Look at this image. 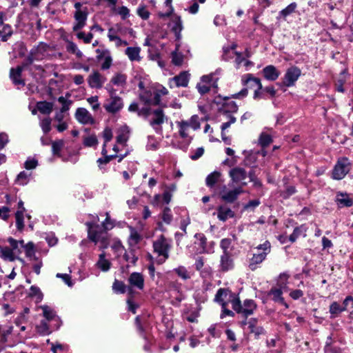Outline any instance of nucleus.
I'll return each instance as SVG.
<instances>
[{"mask_svg":"<svg viewBox=\"0 0 353 353\" xmlns=\"http://www.w3.org/2000/svg\"><path fill=\"white\" fill-rule=\"evenodd\" d=\"M110 83L117 87L125 88L127 83V75L120 72L117 73L111 78Z\"/></svg>","mask_w":353,"mask_h":353,"instance_id":"27","label":"nucleus"},{"mask_svg":"<svg viewBox=\"0 0 353 353\" xmlns=\"http://www.w3.org/2000/svg\"><path fill=\"white\" fill-rule=\"evenodd\" d=\"M83 145L86 147H95L98 145V139L95 134L83 138Z\"/></svg>","mask_w":353,"mask_h":353,"instance_id":"54","label":"nucleus"},{"mask_svg":"<svg viewBox=\"0 0 353 353\" xmlns=\"http://www.w3.org/2000/svg\"><path fill=\"white\" fill-rule=\"evenodd\" d=\"M137 13L143 20H147L150 15V12L147 10L146 6L144 5H139V6L137 8Z\"/></svg>","mask_w":353,"mask_h":353,"instance_id":"60","label":"nucleus"},{"mask_svg":"<svg viewBox=\"0 0 353 353\" xmlns=\"http://www.w3.org/2000/svg\"><path fill=\"white\" fill-rule=\"evenodd\" d=\"M172 62L175 65H181L183 62V55L181 53L177 52H173L172 53Z\"/></svg>","mask_w":353,"mask_h":353,"instance_id":"62","label":"nucleus"},{"mask_svg":"<svg viewBox=\"0 0 353 353\" xmlns=\"http://www.w3.org/2000/svg\"><path fill=\"white\" fill-rule=\"evenodd\" d=\"M263 77L265 79L271 81L276 80L280 76V72L273 65L265 66L263 70Z\"/></svg>","mask_w":353,"mask_h":353,"instance_id":"23","label":"nucleus"},{"mask_svg":"<svg viewBox=\"0 0 353 353\" xmlns=\"http://www.w3.org/2000/svg\"><path fill=\"white\" fill-rule=\"evenodd\" d=\"M75 118L83 124L93 123L94 119L90 113L83 108H79L75 112Z\"/></svg>","mask_w":353,"mask_h":353,"instance_id":"21","label":"nucleus"},{"mask_svg":"<svg viewBox=\"0 0 353 353\" xmlns=\"http://www.w3.org/2000/svg\"><path fill=\"white\" fill-rule=\"evenodd\" d=\"M79 39H82L85 43H90L93 38V34L91 32L85 34L84 32H79L77 34Z\"/></svg>","mask_w":353,"mask_h":353,"instance_id":"63","label":"nucleus"},{"mask_svg":"<svg viewBox=\"0 0 353 353\" xmlns=\"http://www.w3.org/2000/svg\"><path fill=\"white\" fill-rule=\"evenodd\" d=\"M152 118L149 119L150 125L154 129L157 134L162 132L161 125L167 119L163 110L161 108H157L152 112Z\"/></svg>","mask_w":353,"mask_h":353,"instance_id":"11","label":"nucleus"},{"mask_svg":"<svg viewBox=\"0 0 353 353\" xmlns=\"http://www.w3.org/2000/svg\"><path fill=\"white\" fill-rule=\"evenodd\" d=\"M172 30L174 32L176 37L179 39L180 32L183 29L182 20L181 19V17L174 15L172 20Z\"/></svg>","mask_w":353,"mask_h":353,"instance_id":"33","label":"nucleus"},{"mask_svg":"<svg viewBox=\"0 0 353 353\" xmlns=\"http://www.w3.org/2000/svg\"><path fill=\"white\" fill-rule=\"evenodd\" d=\"M350 168L351 163L347 157L339 159L332 171L333 179L336 180L343 179L350 172Z\"/></svg>","mask_w":353,"mask_h":353,"instance_id":"10","label":"nucleus"},{"mask_svg":"<svg viewBox=\"0 0 353 353\" xmlns=\"http://www.w3.org/2000/svg\"><path fill=\"white\" fill-rule=\"evenodd\" d=\"M1 256L5 260H8L10 261H14L15 260V256H14L15 253L13 252V250L10 248H8V247L1 248Z\"/></svg>","mask_w":353,"mask_h":353,"instance_id":"42","label":"nucleus"},{"mask_svg":"<svg viewBox=\"0 0 353 353\" xmlns=\"http://www.w3.org/2000/svg\"><path fill=\"white\" fill-rule=\"evenodd\" d=\"M256 252L253 253L252 256L249 260L248 268L250 270L254 271L267 257L271 252V244L268 241L260 244L256 247Z\"/></svg>","mask_w":353,"mask_h":353,"instance_id":"3","label":"nucleus"},{"mask_svg":"<svg viewBox=\"0 0 353 353\" xmlns=\"http://www.w3.org/2000/svg\"><path fill=\"white\" fill-rule=\"evenodd\" d=\"M106 81L107 78L97 70H94L87 79L88 85L93 89H101Z\"/></svg>","mask_w":353,"mask_h":353,"instance_id":"18","label":"nucleus"},{"mask_svg":"<svg viewBox=\"0 0 353 353\" xmlns=\"http://www.w3.org/2000/svg\"><path fill=\"white\" fill-rule=\"evenodd\" d=\"M38 165V161L34 158L29 157L24 163V167L27 170L34 169Z\"/></svg>","mask_w":353,"mask_h":353,"instance_id":"64","label":"nucleus"},{"mask_svg":"<svg viewBox=\"0 0 353 353\" xmlns=\"http://www.w3.org/2000/svg\"><path fill=\"white\" fill-rule=\"evenodd\" d=\"M37 330L39 333L42 335L49 334L50 333L49 330V326L48 324V321L42 320L41 321L39 325L37 326Z\"/></svg>","mask_w":353,"mask_h":353,"instance_id":"57","label":"nucleus"},{"mask_svg":"<svg viewBox=\"0 0 353 353\" xmlns=\"http://www.w3.org/2000/svg\"><path fill=\"white\" fill-rule=\"evenodd\" d=\"M48 46L43 43H39L38 46L33 47L28 54L24 59L21 65H19L22 70H28L30 72L32 71V65L34 61H41L46 57Z\"/></svg>","mask_w":353,"mask_h":353,"instance_id":"2","label":"nucleus"},{"mask_svg":"<svg viewBox=\"0 0 353 353\" xmlns=\"http://www.w3.org/2000/svg\"><path fill=\"white\" fill-rule=\"evenodd\" d=\"M97 265L103 272H107L110 270L111 263L105 259V253L104 252L99 254Z\"/></svg>","mask_w":353,"mask_h":353,"instance_id":"35","label":"nucleus"},{"mask_svg":"<svg viewBox=\"0 0 353 353\" xmlns=\"http://www.w3.org/2000/svg\"><path fill=\"white\" fill-rule=\"evenodd\" d=\"M37 110L44 114H50L53 109V104L48 101H39L37 103Z\"/></svg>","mask_w":353,"mask_h":353,"instance_id":"34","label":"nucleus"},{"mask_svg":"<svg viewBox=\"0 0 353 353\" xmlns=\"http://www.w3.org/2000/svg\"><path fill=\"white\" fill-rule=\"evenodd\" d=\"M176 125L179 128V133L181 138H187L188 137V130L189 129V126L188 125V123L185 121H176Z\"/></svg>","mask_w":353,"mask_h":353,"instance_id":"44","label":"nucleus"},{"mask_svg":"<svg viewBox=\"0 0 353 353\" xmlns=\"http://www.w3.org/2000/svg\"><path fill=\"white\" fill-rule=\"evenodd\" d=\"M96 219L94 221L85 223L88 228V237L95 244L99 243V248L103 250L109 245L108 231L114 227V224L110 219L108 212H106V218L101 225L97 223L99 220L98 216H96Z\"/></svg>","mask_w":353,"mask_h":353,"instance_id":"1","label":"nucleus"},{"mask_svg":"<svg viewBox=\"0 0 353 353\" xmlns=\"http://www.w3.org/2000/svg\"><path fill=\"white\" fill-rule=\"evenodd\" d=\"M296 7L297 4L295 2L291 3L285 8L283 9L279 12V17H282L285 19L286 17L291 14L295 11Z\"/></svg>","mask_w":353,"mask_h":353,"instance_id":"43","label":"nucleus"},{"mask_svg":"<svg viewBox=\"0 0 353 353\" xmlns=\"http://www.w3.org/2000/svg\"><path fill=\"white\" fill-rule=\"evenodd\" d=\"M232 309L246 319L254 313L256 309V305L252 299H246L242 304L238 296L232 301Z\"/></svg>","mask_w":353,"mask_h":353,"instance_id":"6","label":"nucleus"},{"mask_svg":"<svg viewBox=\"0 0 353 353\" xmlns=\"http://www.w3.org/2000/svg\"><path fill=\"white\" fill-rule=\"evenodd\" d=\"M272 142V137L265 133V132H261L259 138V144L262 148H265L268 146Z\"/></svg>","mask_w":353,"mask_h":353,"instance_id":"47","label":"nucleus"},{"mask_svg":"<svg viewBox=\"0 0 353 353\" xmlns=\"http://www.w3.org/2000/svg\"><path fill=\"white\" fill-rule=\"evenodd\" d=\"M141 48L139 47H128L125 53L131 61H139L141 57H140Z\"/></svg>","mask_w":353,"mask_h":353,"instance_id":"26","label":"nucleus"},{"mask_svg":"<svg viewBox=\"0 0 353 353\" xmlns=\"http://www.w3.org/2000/svg\"><path fill=\"white\" fill-rule=\"evenodd\" d=\"M301 75V70L296 66H291L287 69L282 81V85L285 87H292Z\"/></svg>","mask_w":353,"mask_h":353,"instance_id":"13","label":"nucleus"},{"mask_svg":"<svg viewBox=\"0 0 353 353\" xmlns=\"http://www.w3.org/2000/svg\"><path fill=\"white\" fill-rule=\"evenodd\" d=\"M41 308L43 310V316L46 320L50 321L57 318L54 311L48 305H41Z\"/></svg>","mask_w":353,"mask_h":353,"instance_id":"45","label":"nucleus"},{"mask_svg":"<svg viewBox=\"0 0 353 353\" xmlns=\"http://www.w3.org/2000/svg\"><path fill=\"white\" fill-rule=\"evenodd\" d=\"M232 246V239L229 238H224L220 241V248L222 250V253H231L230 248Z\"/></svg>","mask_w":353,"mask_h":353,"instance_id":"56","label":"nucleus"},{"mask_svg":"<svg viewBox=\"0 0 353 353\" xmlns=\"http://www.w3.org/2000/svg\"><path fill=\"white\" fill-rule=\"evenodd\" d=\"M176 86L186 87L189 82V74L186 72H181L179 75L174 77Z\"/></svg>","mask_w":353,"mask_h":353,"instance_id":"32","label":"nucleus"},{"mask_svg":"<svg viewBox=\"0 0 353 353\" xmlns=\"http://www.w3.org/2000/svg\"><path fill=\"white\" fill-rule=\"evenodd\" d=\"M242 192L243 188L241 186H237L233 190H228L226 185H223L220 191V195L223 201L231 203L235 201Z\"/></svg>","mask_w":353,"mask_h":353,"instance_id":"15","label":"nucleus"},{"mask_svg":"<svg viewBox=\"0 0 353 353\" xmlns=\"http://www.w3.org/2000/svg\"><path fill=\"white\" fill-rule=\"evenodd\" d=\"M238 110V106L236 103L233 101H229L225 102L221 108L220 109V112H223L225 115H228V113H233L236 112Z\"/></svg>","mask_w":353,"mask_h":353,"instance_id":"31","label":"nucleus"},{"mask_svg":"<svg viewBox=\"0 0 353 353\" xmlns=\"http://www.w3.org/2000/svg\"><path fill=\"white\" fill-rule=\"evenodd\" d=\"M152 96L153 92L152 90H145L139 94V99L145 105H150Z\"/></svg>","mask_w":353,"mask_h":353,"instance_id":"52","label":"nucleus"},{"mask_svg":"<svg viewBox=\"0 0 353 353\" xmlns=\"http://www.w3.org/2000/svg\"><path fill=\"white\" fill-rule=\"evenodd\" d=\"M12 34V29L10 25H0V38L2 41H6Z\"/></svg>","mask_w":353,"mask_h":353,"instance_id":"37","label":"nucleus"},{"mask_svg":"<svg viewBox=\"0 0 353 353\" xmlns=\"http://www.w3.org/2000/svg\"><path fill=\"white\" fill-rule=\"evenodd\" d=\"M352 302V307H353V296H347L343 301V306H341L340 304L334 301L331 303L330 305L329 312L330 313V318L334 319L343 311H345L347 310V307L349 306V303Z\"/></svg>","mask_w":353,"mask_h":353,"instance_id":"16","label":"nucleus"},{"mask_svg":"<svg viewBox=\"0 0 353 353\" xmlns=\"http://www.w3.org/2000/svg\"><path fill=\"white\" fill-rule=\"evenodd\" d=\"M229 176L231 179V182L228 184L229 186L234 183L243 188L246 185L247 183L243 181L247 178V172L244 168L235 167L230 170Z\"/></svg>","mask_w":353,"mask_h":353,"instance_id":"12","label":"nucleus"},{"mask_svg":"<svg viewBox=\"0 0 353 353\" xmlns=\"http://www.w3.org/2000/svg\"><path fill=\"white\" fill-rule=\"evenodd\" d=\"M30 173L27 172H21L17 176L16 183L21 185H26L30 181Z\"/></svg>","mask_w":353,"mask_h":353,"instance_id":"46","label":"nucleus"},{"mask_svg":"<svg viewBox=\"0 0 353 353\" xmlns=\"http://www.w3.org/2000/svg\"><path fill=\"white\" fill-rule=\"evenodd\" d=\"M52 120L50 117H46L40 121V127L44 134L48 133L51 130Z\"/></svg>","mask_w":353,"mask_h":353,"instance_id":"59","label":"nucleus"},{"mask_svg":"<svg viewBox=\"0 0 353 353\" xmlns=\"http://www.w3.org/2000/svg\"><path fill=\"white\" fill-rule=\"evenodd\" d=\"M335 202L340 208L351 207L353 205V199L346 192H339L336 195Z\"/></svg>","mask_w":353,"mask_h":353,"instance_id":"22","label":"nucleus"},{"mask_svg":"<svg viewBox=\"0 0 353 353\" xmlns=\"http://www.w3.org/2000/svg\"><path fill=\"white\" fill-rule=\"evenodd\" d=\"M238 296L233 293L231 290L228 288H219L216 292L214 297V301L219 303L221 305L223 303H231L237 299Z\"/></svg>","mask_w":353,"mask_h":353,"instance_id":"14","label":"nucleus"},{"mask_svg":"<svg viewBox=\"0 0 353 353\" xmlns=\"http://www.w3.org/2000/svg\"><path fill=\"white\" fill-rule=\"evenodd\" d=\"M129 230L130 233L128 238V243L130 246L133 247L141 241L142 237L134 228L130 226Z\"/></svg>","mask_w":353,"mask_h":353,"instance_id":"28","label":"nucleus"},{"mask_svg":"<svg viewBox=\"0 0 353 353\" xmlns=\"http://www.w3.org/2000/svg\"><path fill=\"white\" fill-rule=\"evenodd\" d=\"M74 7L75 8V12H74L75 23L72 27V30L77 32L85 26L88 11V8L83 7V4L81 2H76Z\"/></svg>","mask_w":353,"mask_h":353,"instance_id":"7","label":"nucleus"},{"mask_svg":"<svg viewBox=\"0 0 353 353\" xmlns=\"http://www.w3.org/2000/svg\"><path fill=\"white\" fill-rule=\"evenodd\" d=\"M196 248V252L199 254H212L214 252L215 243L213 241H208L206 236L203 233H196L194 236Z\"/></svg>","mask_w":353,"mask_h":353,"instance_id":"8","label":"nucleus"},{"mask_svg":"<svg viewBox=\"0 0 353 353\" xmlns=\"http://www.w3.org/2000/svg\"><path fill=\"white\" fill-rule=\"evenodd\" d=\"M243 85H248L250 88L256 86V89L254 90L253 98L254 99H265L263 94V88L261 83V80L259 78L253 77L252 74H246L242 77L241 79Z\"/></svg>","mask_w":353,"mask_h":353,"instance_id":"9","label":"nucleus"},{"mask_svg":"<svg viewBox=\"0 0 353 353\" xmlns=\"http://www.w3.org/2000/svg\"><path fill=\"white\" fill-rule=\"evenodd\" d=\"M282 290L280 288H272L269 292V294L272 296V300L274 301L279 303L288 308V305L285 303L283 297L282 296Z\"/></svg>","mask_w":353,"mask_h":353,"instance_id":"29","label":"nucleus"},{"mask_svg":"<svg viewBox=\"0 0 353 353\" xmlns=\"http://www.w3.org/2000/svg\"><path fill=\"white\" fill-rule=\"evenodd\" d=\"M162 221L167 225H170L173 219L171 210L168 207L164 208L161 213Z\"/></svg>","mask_w":353,"mask_h":353,"instance_id":"50","label":"nucleus"},{"mask_svg":"<svg viewBox=\"0 0 353 353\" xmlns=\"http://www.w3.org/2000/svg\"><path fill=\"white\" fill-rule=\"evenodd\" d=\"M128 283L130 286L128 288V292L129 293L132 292V288H137L138 290H143L144 288V278L142 274L139 272H132L129 278Z\"/></svg>","mask_w":353,"mask_h":353,"instance_id":"19","label":"nucleus"},{"mask_svg":"<svg viewBox=\"0 0 353 353\" xmlns=\"http://www.w3.org/2000/svg\"><path fill=\"white\" fill-rule=\"evenodd\" d=\"M257 321L256 319L252 318L248 322V324L250 332L254 334V335L258 337L261 334H264L265 330L262 327L256 326Z\"/></svg>","mask_w":353,"mask_h":353,"instance_id":"30","label":"nucleus"},{"mask_svg":"<svg viewBox=\"0 0 353 353\" xmlns=\"http://www.w3.org/2000/svg\"><path fill=\"white\" fill-rule=\"evenodd\" d=\"M102 59L103 60V62L101 65V68L103 70L109 69L112 65V59L110 52L108 50H105V56Z\"/></svg>","mask_w":353,"mask_h":353,"instance_id":"48","label":"nucleus"},{"mask_svg":"<svg viewBox=\"0 0 353 353\" xmlns=\"http://www.w3.org/2000/svg\"><path fill=\"white\" fill-rule=\"evenodd\" d=\"M221 176V172L218 171H214L213 172L210 173L207 176L205 179L206 185L212 188L219 181Z\"/></svg>","mask_w":353,"mask_h":353,"instance_id":"36","label":"nucleus"},{"mask_svg":"<svg viewBox=\"0 0 353 353\" xmlns=\"http://www.w3.org/2000/svg\"><path fill=\"white\" fill-rule=\"evenodd\" d=\"M123 99L120 97H112L106 100L103 104L105 111L110 114H115L123 108Z\"/></svg>","mask_w":353,"mask_h":353,"instance_id":"17","label":"nucleus"},{"mask_svg":"<svg viewBox=\"0 0 353 353\" xmlns=\"http://www.w3.org/2000/svg\"><path fill=\"white\" fill-rule=\"evenodd\" d=\"M16 218V226L17 229L21 231L24 228V222H23V210H17L15 214Z\"/></svg>","mask_w":353,"mask_h":353,"instance_id":"58","label":"nucleus"},{"mask_svg":"<svg viewBox=\"0 0 353 353\" xmlns=\"http://www.w3.org/2000/svg\"><path fill=\"white\" fill-rule=\"evenodd\" d=\"M188 123L189 128L196 130L200 128V123L199 121V117L196 114L191 117L190 120L185 121Z\"/></svg>","mask_w":353,"mask_h":353,"instance_id":"61","label":"nucleus"},{"mask_svg":"<svg viewBox=\"0 0 353 353\" xmlns=\"http://www.w3.org/2000/svg\"><path fill=\"white\" fill-rule=\"evenodd\" d=\"M177 276L181 278L183 280H188L191 278L190 272L188 271L185 266L180 265L173 270Z\"/></svg>","mask_w":353,"mask_h":353,"instance_id":"40","label":"nucleus"},{"mask_svg":"<svg viewBox=\"0 0 353 353\" xmlns=\"http://www.w3.org/2000/svg\"><path fill=\"white\" fill-rule=\"evenodd\" d=\"M305 232V229L303 225L296 227L294 229L293 232L290 235L289 240L290 242L294 243L298 239V237L303 232Z\"/></svg>","mask_w":353,"mask_h":353,"instance_id":"53","label":"nucleus"},{"mask_svg":"<svg viewBox=\"0 0 353 353\" xmlns=\"http://www.w3.org/2000/svg\"><path fill=\"white\" fill-rule=\"evenodd\" d=\"M22 70L19 66L16 68H12L10 71V77L13 83L16 85H25V81L21 79Z\"/></svg>","mask_w":353,"mask_h":353,"instance_id":"24","label":"nucleus"},{"mask_svg":"<svg viewBox=\"0 0 353 353\" xmlns=\"http://www.w3.org/2000/svg\"><path fill=\"white\" fill-rule=\"evenodd\" d=\"M234 267V259L231 253H222L220 256L219 270L228 272Z\"/></svg>","mask_w":353,"mask_h":353,"instance_id":"20","label":"nucleus"},{"mask_svg":"<svg viewBox=\"0 0 353 353\" xmlns=\"http://www.w3.org/2000/svg\"><path fill=\"white\" fill-rule=\"evenodd\" d=\"M219 73L220 70H216L214 73L201 77L200 82L196 84V88L201 95L210 92L211 88L214 90V93L217 92L219 77H215V75Z\"/></svg>","mask_w":353,"mask_h":353,"instance_id":"5","label":"nucleus"},{"mask_svg":"<svg viewBox=\"0 0 353 353\" xmlns=\"http://www.w3.org/2000/svg\"><path fill=\"white\" fill-rule=\"evenodd\" d=\"M30 297L35 299L36 303H39L42 301L43 294L41 292L40 288L36 285H32L30 288V292L28 293Z\"/></svg>","mask_w":353,"mask_h":353,"instance_id":"38","label":"nucleus"},{"mask_svg":"<svg viewBox=\"0 0 353 353\" xmlns=\"http://www.w3.org/2000/svg\"><path fill=\"white\" fill-rule=\"evenodd\" d=\"M66 50L68 52L75 54L79 59L83 57V53L73 41H67Z\"/></svg>","mask_w":353,"mask_h":353,"instance_id":"39","label":"nucleus"},{"mask_svg":"<svg viewBox=\"0 0 353 353\" xmlns=\"http://www.w3.org/2000/svg\"><path fill=\"white\" fill-rule=\"evenodd\" d=\"M64 145V141L61 139L52 143V152L54 155L59 156L60 152Z\"/></svg>","mask_w":353,"mask_h":353,"instance_id":"55","label":"nucleus"},{"mask_svg":"<svg viewBox=\"0 0 353 353\" xmlns=\"http://www.w3.org/2000/svg\"><path fill=\"white\" fill-rule=\"evenodd\" d=\"M234 216V212L225 205H220L217 208V217L220 221H225Z\"/></svg>","mask_w":353,"mask_h":353,"instance_id":"25","label":"nucleus"},{"mask_svg":"<svg viewBox=\"0 0 353 353\" xmlns=\"http://www.w3.org/2000/svg\"><path fill=\"white\" fill-rule=\"evenodd\" d=\"M128 288L123 281L115 280L112 285V289L114 292L123 294L128 291Z\"/></svg>","mask_w":353,"mask_h":353,"instance_id":"51","label":"nucleus"},{"mask_svg":"<svg viewBox=\"0 0 353 353\" xmlns=\"http://www.w3.org/2000/svg\"><path fill=\"white\" fill-rule=\"evenodd\" d=\"M347 74L346 70H343L341 72L339 78L336 80L335 86L338 92H344L343 84L345 82V74Z\"/></svg>","mask_w":353,"mask_h":353,"instance_id":"49","label":"nucleus"},{"mask_svg":"<svg viewBox=\"0 0 353 353\" xmlns=\"http://www.w3.org/2000/svg\"><path fill=\"white\" fill-rule=\"evenodd\" d=\"M129 132L127 127L121 128L117 137V142L119 144L125 145L129 139Z\"/></svg>","mask_w":353,"mask_h":353,"instance_id":"41","label":"nucleus"},{"mask_svg":"<svg viewBox=\"0 0 353 353\" xmlns=\"http://www.w3.org/2000/svg\"><path fill=\"white\" fill-rule=\"evenodd\" d=\"M153 250L159 257L157 260L158 264H162L169 258V252L171 249V244L163 234L160 235L153 241Z\"/></svg>","mask_w":353,"mask_h":353,"instance_id":"4","label":"nucleus"}]
</instances>
